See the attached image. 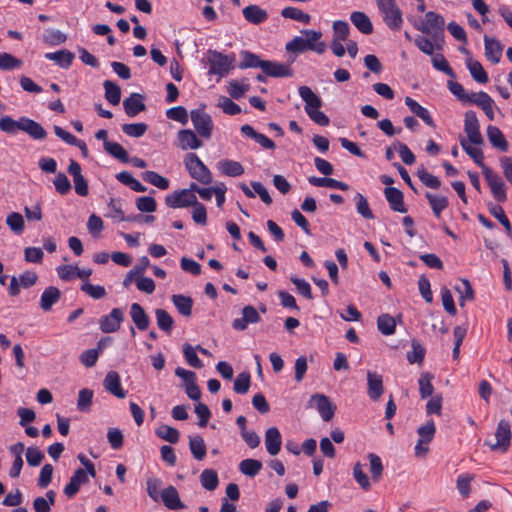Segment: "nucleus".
<instances>
[{"label": "nucleus", "instance_id": "obj_1", "mask_svg": "<svg viewBox=\"0 0 512 512\" xmlns=\"http://www.w3.org/2000/svg\"><path fill=\"white\" fill-rule=\"evenodd\" d=\"M302 34L306 36H295L289 41L285 49L289 53H303L307 50L316 52L317 54H323L326 51V44L320 39L322 38V32L316 30H302Z\"/></svg>", "mask_w": 512, "mask_h": 512}, {"label": "nucleus", "instance_id": "obj_2", "mask_svg": "<svg viewBox=\"0 0 512 512\" xmlns=\"http://www.w3.org/2000/svg\"><path fill=\"white\" fill-rule=\"evenodd\" d=\"M298 93L305 102V112L309 118L320 126L329 125L330 120L328 116L320 111L323 105L321 98L309 86H300Z\"/></svg>", "mask_w": 512, "mask_h": 512}, {"label": "nucleus", "instance_id": "obj_3", "mask_svg": "<svg viewBox=\"0 0 512 512\" xmlns=\"http://www.w3.org/2000/svg\"><path fill=\"white\" fill-rule=\"evenodd\" d=\"M415 27L423 34L431 36L436 42L438 50L442 48L445 30V20L442 15L429 11L425 14V19L421 23L416 24Z\"/></svg>", "mask_w": 512, "mask_h": 512}, {"label": "nucleus", "instance_id": "obj_4", "mask_svg": "<svg viewBox=\"0 0 512 512\" xmlns=\"http://www.w3.org/2000/svg\"><path fill=\"white\" fill-rule=\"evenodd\" d=\"M384 23L392 30H399L403 23L402 11L395 0H376Z\"/></svg>", "mask_w": 512, "mask_h": 512}, {"label": "nucleus", "instance_id": "obj_5", "mask_svg": "<svg viewBox=\"0 0 512 512\" xmlns=\"http://www.w3.org/2000/svg\"><path fill=\"white\" fill-rule=\"evenodd\" d=\"M184 164L192 178L206 185L212 182L210 170L195 153L186 154Z\"/></svg>", "mask_w": 512, "mask_h": 512}, {"label": "nucleus", "instance_id": "obj_6", "mask_svg": "<svg viewBox=\"0 0 512 512\" xmlns=\"http://www.w3.org/2000/svg\"><path fill=\"white\" fill-rule=\"evenodd\" d=\"M496 442L485 441L484 445L488 446L492 451L506 452L511 444V427L507 420L502 419L498 422L495 432Z\"/></svg>", "mask_w": 512, "mask_h": 512}, {"label": "nucleus", "instance_id": "obj_7", "mask_svg": "<svg viewBox=\"0 0 512 512\" xmlns=\"http://www.w3.org/2000/svg\"><path fill=\"white\" fill-rule=\"evenodd\" d=\"M207 60L209 63V74L223 77L228 74L234 59L216 50H209L207 52Z\"/></svg>", "mask_w": 512, "mask_h": 512}, {"label": "nucleus", "instance_id": "obj_8", "mask_svg": "<svg viewBox=\"0 0 512 512\" xmlns=\"http://www.w3.org/2000/svg\"><path fill=\"white\" fill-rule=\"evenodd\" d=\"M308 406L311 408H315L323 421H330L336 410V406L329 400V398L323 394H313L309 401Z\"/></svg>", "mask_w": 512, "mask_h": 512}, {"label": "nucleus", "instance_id": "obj_9", "mask_svg": "<svg viewBox=\"0 0 512 512\" xmlns=\"http://www.w3.org/2000/svg\"><path fill=\"white\" fill-rule=\"evenodd\" d=\"M483 175L494 199L498 202H505L507 200L506 185L502 178L491 168H484Z\"/></svg>", "mask_w": 512, "mask_h": 512}, {"label": "nucleus", "instance_id": "obj_10", "mask_svg": "<svg viewBox=\"0 0 512 512\" xmlns=\"http://www.w3.org/2000/svg\"><path fill=\"white\" fill-rule=\"evenodd\" d=\"M191 121L196 132L204 138H210L212 135L213 122L211 116L203 109H195L191 111Z\"/></svg>", "mask_w": 512, "mask_h": 512}, {"label": "nucleus", "instance_id": "obj_11", "mask_svg": "<svg viewBox=\"0 0 512 512\" xmlns=\"http://www.w3.org/2000/svg\"><path fill=\"white\" fill-rule=\"evenodd\" d=\"M165 204L170 208H184L197 204V197L190 190L182 189L165 197Z\"/></svg>", "mask_w": 512, "mask_h": 512}, {"label": "nucleus", "instance_id": "obj_12", "mask_svg": "<svg viewBox=\"0 0 512 512\" xmlns=\"http://www.w3.org/2000/svg\"><path fill=\"white\" fill-rule=\"evenodd\" d=\"M464 131L468 137V142L474 145H482L483 137L480 133V125L476 113L467 111L465 113Z\"/></svg>", "mask_w": 512, "mask_h": 512}, {"label": "nucleus", "instance_id": "obj_13", "mask_svg": "<svg viewBox=\"0 0 512 512\" xmlns=\"http://www.w3.org/2000/svg\"><path fill=\"white\" fill-rule=\"evenodd\" d=\"M124 321V312L120 308H113L111 312L99 320V327L103 333L116 332Z\"/></svg>", "mask_w": 512, "mask_h": 512}, {"label": "nucleus", "instance_id": "obj_14", "mask_svg": "<svg viewBox=\"0 0 512 512\" xmlns=\"http://www.w3.org/2000/svg\"><path fill=\"white\" fill-rule=\"evenodd\" d=\"M261 317L255 307L247 305L242 309V317L236 318L232 322V327L237 331H243L249 324H256Z\"/></svg>", "mask_w": 512, "mask_h": 512}, {"label": "nucleus", "instance_id": "obj_15", "mask_svg": "<svg viewBox=\"0 0 512 512\" xmlns=\"http://www.w3.org/2000/svg\"><path fill=\"white\" fill-rule=\"evenodd\" d=\"M384 194L392 211L398 213L407 212V208L404 203V195L398 188L386 187L384 189Z\"/></svg>", "mask_w": 512, "mask_h": 512}, {"label": "nucleus", "instance_id": "obj_16", "mask_svg": "<svg viewBox=\"0 0 512 512\" xmlns=\"http://www.w3.org/2000/svg\"><path fill=\"white\" fill-rule=\"evenodd\" d=\"M103 386L107 392L113 396L123 399L126 397V391L123 390L118 372L109 371L103 381Z\"/></svg>", "mask_w": 512, "mask_h": 512}, {"label": "nucleus", "instance_id": "obj_17", "mask_svg": "<svg viewBox=\"0 0 512 512\" xmlns=\"http://www.w3.org/2000/svg\"><path fill=\"white\" fill-rule=\"evenodd\" d=\"M265 76L269 77H290L293 75V71L289 64H282L275 61L265 60L261 69Z\"/></svg>", "mask_w": 512, "mask_h": 512}, {"label": "nucleus", "instance_id": "obj_18", "mask_svg": "<svg viewBox=\"0 0 512 512\" xmlns=\"http://www.w3.org/2000/svg\"><path fill=\"white\" fill-rule=\"evenodd\" d=\"M88 481L89 478L85 470L78 468L70 478L68 484L64 487L63 492L68 498H73L78 493L80 486Z\"/></svg>", "mask_w": 512, "mask_h": 512}, {"label": "nucleus", "instance_id": "obj_19", "mask_svg": "<svg viewBox=\"0 0 512 512\" xmlns=\"http://www.w3.org/2000/svg\"><path fill=\"white\" fill-rule=\"evenodd\" d=\"M484 50L486 58L497 64L501 60L503 45L496 38L490 37L488 35L484 36Z\"/></svg>", "mask_w": 512, "mask_h": 512}, {"label": "nucleus", "instance_id": "obj_20", "mask_svg": "<svg viewBox=\"0 0 512 512\" xmlns=\"http://www.w3.org/2000/svg\"><path fill=\"white\" fill-rule=\"evenodd\" d=\"M384 392L383 378L380 374L367 371V393L369 397L377 401Z\"/></svg>", "mask_w": 512, "mask_h": 512}, {"label": "nucleus", "instance_id": "obj_21", "mask_svg": "<svg viewBox=\"0 0 512 512\" xmlns=\"http://www.w3.org/2000/svg\"><path fill=\"white\" fill-rule=\"evenodd\" d=\"M178 147L182 150H194L202 146V141L190 129L180 130L177 135Z\"/></svg>", "mask_w": 512, "mask_h": 512}, {"label": "nucleus", "instance_id": "obj_22", "mask_svg": "<svg viewBox=\"0 0 512 512\" xmlns=\"http://www.w3.org/2000/svg\"><path fill=\"white\" fill-rule=\"evenodd\" d=\"M160 496L163 504L170 510L185 508V504L181 501L178 491L174 486H168L163 489Z\"/></svg>", "mask_w": 512, "mask_h": 512}, {"label": "nucleus", "instance_id": "obj_23", "mask_svg": "<svg viewBox=\"0 0 512 512\" xmlns=\"http://www.w3.org/2000/svg\"><path fill=\"white\" fill-rule=\"evenodd\" d=\"M281 444L282 439L279 429L276 427L268 428L265 433V446L267 452L272 456L277 455L281 450Z\"/></svg>", "mask_w": 512, "mask_h": 512}, {"label": "nucleus", "instance_id": "obj_24", "mask_svg": "<svg viewBox=\"0 0 512 512\" xmlns=\"http://www.w3.org/2000/svg\"><path fill=\"white\" fill-rule=\"evenodd\" d=\"M245 20L251 24L259 25L268 18V12L258 5L251 4L242 10Z\"/></svg>", "mask_w": 512, "mask_h": 512}, {"label": "nucleus", "instance_id": "obj_25", "mask_svg": "<svg viewBox=\"0 0 512 512\" xmlns=\"http://www.w3.org/2000/svg\"><path fill=\"white\" fill-rule=\"evenodd\" d=\"M125 113L129 117H135L140 112L146 109L143 103V96L139 93H132L128 98L123 101Z\"/></svg>", "mask_w": 512, "mask_h": 512}, {"label": "nucleus", "instance_id": "obj_26", "mask_svg": "<svg viewBox=\"0 0 512 512\" xmlns=\"http://www.w3.org/2000/svg\"><path fill=\"white\" fill-rule=\"evenodd\" d=\"M130 316L136 327L144 331L149 327L150 319L145 310L138 303H133L130 308Z\"/></svg>", "mask_w": 512, "mask_h": 512}, {"label": "nucleus", "instance_id": "obj_27", "mask_svg": "<svg viewBox=\"0 0 512 512\" xmlns=\"http://www.w3.org/2000/svg\"><path fill=\"white\" fill-rule=\"evenodd\" d=\"M218 170L229 177L241 176L244 173V167L238 161L223 159L217 164Z\"/></svg>", "mask_w": 512, "mask_h": 512}, {"label": "nucleus", "instance_id": "obj_28", "mask_svg": "<svg viewBox=\"0 0 512 512\" xmlns=\"http://www.w3.org/2000/svg\"><path fill=\"white\" fill-rule=\"evenodd\" d=\"M74 57V54L67 49L45 54L46 59L54 61L58 66L64 69H68L72 65Z\"/></svg>", "mask_w": 512, "mask_h": 512}, {"label": "nucleus", "instance_id": "obj_29", "mask_svg": "<svg viewBox=\"0 0 512 512\" xmlns=\"http://www.w3.org/2000/svg\"><path fill=\"white\" fill-rule=\"evenodd\" d=\"M405 104L408 106V108L413 114L422 119L428 126H435L434 120L431 117L429 111L423 106H421L417 101H415L411 97H406Z\"/></svg>", "mask_w": 512, "mask_h": 512}, {"label": "nucleus", "instance_id": "obj_30", "mask_svg": "<svg viewBox=\"0 0 512 512\" xmlns=\"http://www.w3.org/2000/svg\"><path fill=\"white\" fill-rule=\"evenodd\" d=\"M21 124V130L26 132L28 135H30L32 138L36 140H42L47 135L45 129L34 120L28 118H21Z\"/></svg>", "mask_w": 512, "mask_h": 512}, {"label": "nucleus", "instance_id": "obj_31", "mask_svg": "<svg viewBox=\"0 0 512 512\" xmlns=\"http://www.w3.org/2000/svg\"><path fill=\"white\" fill-rule=\"evenodd\" d=\"M61 292L55 286H49L46 288L40 298V307L44 311L51 310L52 306L57 303L60 299Z\"/></svg>", "mask_w": 512, "mask_h": 512}, {"label": "nucleus", "instance_id": "obj_32", "mask_svg": "<svg viewBox=\"0 0 512 512\" xmlns=\"http://www.w3.org/2000/svg\"><path fill=\"white\" fill-rule=\"evenodd\" d=\"M350 20L361 33L368 35L373 32L372 22L364 12H353L350 16Z\"/></svg>", "mask_w": 512, "mask_h": 512}, {"label": "nucleus", "instance_id": "obj_33", "mask_svg": "<svg viewBox=\"0 0 512 512\" xmlns=\"http://www.w3.org/2000/svg\"><path fill=\"white\" fill-rule=\"evenodd\" d=\"M466 65L472 78L476 82L485 84L489 81L488 74L479 61L473 60L472 57H469L466 59Z\"/></svg>", "mask_w": 512, "mask_h": 512}, {"label": "nucleus", "instance_id": "obj_34", "mask_svg": "<svg viewBox=\"0 0 512 512\" xmlns=\"http://www.w3.org/2000/svg\"><path fill=\"white\" fill-rule=\"evenodd\" d=\"M308 181L311 185L316 187H328L332 189H339L342 191H346L349 188L346 183L328 177L311 176L308 178Z\"/></svg>", "mask_w": 512, "mask_h": 512}, {"label": "nucleus", "instance_id": "obj_35", "mask_svg": "<svg viewBox=\"0 0 512 512\" xmlns=\"http://www.w3.org/2000/svg\"><path fill=\"white\" fill-rule=\"evenodd\" d=\"M487 137L492 144L493 147L506 152L508 150V142L504 138L501 130L496 126H488L487 128Z\"/></svg>", "mask_w": 512, "mask_h": 512}, {"label": "nucleus", "instance_id": "obj_36", "mask_svg": "<svg viewBox=\"0 0 512 512\" xmlns=\"http://www.w3.org/2000/svg\"><path fill=\"white\" fill-rule=\"evenodd\" d=\"M108 208H109V213H108V216L113 218V219H116L118 221H136V220H140L141 218V215H136V216H125L124 215V212L122 211L121 209V206H120V202L116 199H111L109 204H108Z\"/></svg>", "mask_w": 512, "mask_h": 512}, {"label": "nucleus", "instance_id": "obj_37", "mask_svg": "<svg viewBox=\"0 0 512 512\" xmlns=\"http://www.w3.org/2000/svg\"><path fill=\"white\" fill-rule=\"evenodd\" d=\"M189 448L196 460L201 461L205 458L207 450L204 440L201 436L197 435L189 437Z\"/></svg>", "mask_w": 512, "mask_h": 512}, {"label": "nucleus", "instance_id": "obj_38", "mask_svg": "<svg viewBox=\"0 0 512 512\" xmlns=\"http://www.w3.org/2000/svg\"><path fill=\"white\" fill-rule=\"evenodd\" d=\"M172 302L183 316L189 317L192 314L193 300L189 296L173 295Z\"/></svg>", "mask_w": 512, "mask_h": 512}, {"label": "nucleus", "instance_id": "obj_39", "mask_svg": "<svg viewBox=\"0 0 512 512\" xmlns=\"http://www.w3.org/2000/svg\"><path fill=\"white\" fill-rule=\"evenodd\" d=\"M262 469V463L256 459H244L239 463V470L248 477H255Z\"/></svg>", "mask_w": 512, "mask_h": 512}, {"label": "nucleus", "instance_id": "obj_40", "mask_svg": "<svg viewBox=\"0 0 512 512\" xmlns=\"http://www.w3.org/2000/svg\"><path fill=\"white\" fill-rule=\"evenodd\" d=\"M460 145L462 146L463 150L474 160V162L481 167L482 173L484 174V168H489L486 166L483 162L484 155L483 152L478 149L472 147L467 140L460 139Z\"/></svg>", "mask_w": 512, "mask_h": 512}, {"label": "nucleus", "instance_id": "obj_41", "mask_svg": "<svg viewBox=\"0 0 512 512\" xmlns=\"http://www.w3.org/2000/svg\"><path fill=\"white\" fill-rule=\"evenodd\" d=\"M281 16L286 19H292L304 24H308L311 20L309 14L305 13L299 8L288 6L282 9Z\"/></svg>", "mask_w": 512, "mask_h": 512}, {"label": "nucleus", "instance_id": "obj_42", "mask_svg": "<svg viewBox=\"0 0 512 512\" xmlns=\"http://www.w3.org/2000/svg\"><path fill=\"white\" fill-rule=\"evenodd\" d=\"M104 150L122 163L129 162L127 151L117 142L110 141L104 143Z\"/></svg>", "mask_w": 512, "mask_h": 512}, {"label": "nucleus", "instance_id": "obj_43", "mask_svg": "<svg viewBox=\"0 0 512 512\" xmlns=\"http://www.w3.org/2000/svg\"><path fill=\"white\" fill-rule=\"evenodd\" d=\"M377 327L383 335H392L396 327L395 318L389 314H382L377 319Z\"/></svg>", "mask_w": 512, "mask_h": 512}, {"label": "nucleus", "instance_id": "obj_44", "mask_svg": "<svg viewBox=\"0 0 512 512\" xmlns=\"http://www.w3.org/2000/svg\"><path fill=\"white\" fill-rule=\"evenodd\" d=\"M105 89V98L112 105H117L121 99L120 87L110 80H105L103 83Z\"/></svg>", "mask_w": 512, "mask_h": 512}, {"label": "nucleus", "instance_id": "obj_45", "mask_svg": "<svg viewBox=\"0 0 512 512\" xmlns=\"http://www.w3.org/2000/svg\"><path fill=\"white\" fill-rule=\"evenodd\" d=\"M200 482L208 491H214L219 484L217 472L213 469L203 470L200 475Z\"/></svg>", "mask_w": 512, "mask_h": 512}, {"label": "nucleus", "instance_id": "obj_46", "mask_svg": "<svg viewBox=\"0 0 512 512\" xmlns=\"http://www.w3.org/2000/svg\"><path fill=\"white\" fill-rule=\"evenodd\" d=\"M242 61L239 64L240 69L247 68H260L262 69L265 60H261L260 57L254 53L249 51H244L241 53Z\"/></svg>", "mask_w": 512, "mask_h": 512}, {"label": "nucleus", "instance_id": "obj_47", "mask_svg": "<svg viewBox=\"0 0 512 512\" xmlns=\"http://www.w3.org/2000/svg\"><path fill=\"white\" fill-rule=\"evenodd\" d=\"M6 224L16 235H21L25 228L23 216L18 212H12L6 217Z\"/></svg>", "mask_w": 512, "mask_h": 512}, {"label": "nucleus", "instance_id": "obj_48", "mask_svg": "<svg viewBox=\"0 0 512 512\" xmlns=\"http://www.w3.org/2000/svg\"><path fill=\"white\" fill-rule=\"evenodd\" d=\"M143 179L150 183L151 185L161 189L166 190L169 187V181L167 178L163 177L157 172L154 171H145L142 174Z\"/></svg>", "mask_w": 512, "mask_h": 512}, {"label": "nucleus", "instance_id": "obj_49", "mask_svg": "<svg viewBox=\"0 0 512 512\" xmlns=\"http://www.w3.org/2000/svg\"><path fill=\"white\" fill-rule=\"evenodd\" d=\"M433 375L429 372L422 373L419 378V393L422 399L433 394L434 387L432 385Z\"/></svg>", "mask_w": 512, "mask_h": 512}, {"label": "nucleus", "instance_id": "obj_50", "mask_svg": "<svg viewBox=\"0 0 512 512\" xmlns=\"http://www.w3.org/2000/svg\"><path fill=\"white\" fill-rule=\"evenodd\" d=\"M158 327L166 333H170L174 324L173 318L164 309H156L155 311Z\"/></svg>", "mask_w": 512, "mask_h": 512}, {"label": "nucleus", "instance_id": "obj_51", "mask_svg": "<svg viewBox=\"0 0 512 512\" xmlns=\"http://www.w3.org/2000/svg\"><path fill=\"white\" fill-rule=\"evenodd\" d=\"M354 200L356 202V210L364 219H374V214L370 209L369 203L364 195L356 193Z\"/></svg>", "mask_w": 512, "mask_h": 512}, {"label": "nucleus", "instance_id": "obj_52", "mask_svg": "<svg viewBox=\"0 0 512 512\" xmlns=\"http://www.w3.org/2000/svg\"><path fill=\"white\" fill-rule=\"evenodd\" d=\"M156 435L163 440L170 443H177L179 441V431L169 425H161L156 429Z\"/></svg>", "mask_w": 512, "mask_h": 512}, {"label": "nucleus", "instance_id": "obj_53", "mask_svg": "<svg viewBox=\"0 0 512 512\" xmlns=\"http://www.w3.org/2000/svg\"><path fill=\"white\" fill-rule=\"evenodd\" d=\"M67 40V36L60 30L46 29L43 35V41L51 46H56L64 43Z\"/></svg>", "mask_w": 512, "mask_h": 512}, {"label": "nucleus", "instance_id": "obj_54", "mask_svg": "<svg viewBox=\"0 0 512 512\" xmlns=\"http://www.w3.org/2000/svg\"><path fill=\"white\" fill-rule=\"evenodd\" d=\"M415 46L424 54L432 56L434 50L437 49L436 42L431 38L417 36L414 39Z\"/></svg>", "mask_w": 512, "mask_h": 512}, {"label": "nucleus", "instance_id": "obj_55", "mask_svg": "<svg viewBox=\"0 0 512 512\" xmlns=\"http://www.w3.org/2000/svg\"><path fill=\"white\" fill-rule=\"evenodd\" d=\"M426 198L432 208L435 216L439 217L441 212L446 209L448 205L447 198L444 196H435L431 193H426Z\"/></svg>", "mask_w": 512, "mask_h": 512}, {"label": "nucleus", "instance_id": "obj_56", "mask_svg": "<svg viewBox=\"0 0 512 512\" xmlns=\"http://www.w3.org/2000/svg\"><path fill=\"white\" fill-rule=\"evenodd\" d=\"M489 212L500 222L506 232L510 234L512 231L511 223L505 215L503 208L500 205L491 204L489 205Z\"/></svg>", "mask_w": 512, "mask_h": 512}, {"label": "nucleus", "instance_id": "obj_57", "mask_svg": "<svg viewBox=\"0 0 512 512\" xmlns=\"http://www.w3.org/2000/svg\"><path fill=\"white\" fill-rule=\"evenodd\" d=\"M353 476L363 490L367 491L370 489L371 483L367 474L364 472V465L357 462L353 467Z\"/></svg>", "mask_w": 512, "mask_h": 512}, {"label": "nucleus", "instance_id": "obj_58", "mask_svg": "<svg viewBox=\"0 0 512 512\" xmlns=\"http://www.w3.org/2000/svg\"><path fill=\"white\" fill-rule=\"evenodd\" d=\"M455 289L460 295V299H459L460 306L463 307L465 305V300H473L474 299L473 288L467 279H463L461 281V286H457Z\"/></svg>", "mask_w": 512, "mask_h": 512}, {"label": "nucleus", "instance_id": "obj_59", "mask_svg": "<svg viewBox=\"0 0 512 512\" xmlns=\"http://www.w3.org/2000/svg\"><path fill=\"white\" fill-rule=\"evenodd\" d=\"M93 398V391L90 389H81L78 394L77 408L82 412L90 410Z\"/></svg>", "mask_w": 512, "mask_h": 512}, {"label": "nucleus", "instance_id": "obj_60", "mask_svg": "<svg viewBox=\"0 0 512 512\" xmlns=\"http://www.w3.org/2000/svg\"><path fill=\"white\" fill-rule=\"evenodd\" d=\"M368 460L370 463V472L372 474V480L375 482L379 481L383 473V465L380 457L376 454H368Z\"/></svg>", "mask_w": 512, "mask_h": 512}, {"label": "nucleus", "instance_id": "obj_61", "mask_svg": "<svg viewBox=\"0 0 512 512\" xmlns=\"http://www.w3.org/2000/svg\"><path fill=\"white\" fill-rule=\"evenodd\" d=\"M425 357V349L416 340L412 341V351L408 352L407 360L410 364L418 363L421 364Z\"/></svg>", "mask_w": 512, "mask_h": 512}, {"label": "nucleus", "instance_id": "obj_62", "mask_svg": "<svg viewBox=\"0 0 512 512\" xmlns=\"http://www.w3.org/2000/svg\"><path fill=\"white\" fill-rule=\"evenodd\" d=\"M81 290L93 299H101L106 296V290L101 285H93L89 281L82 284Z\"/></svg>", "mask_w": 512, "mask_h": 512}, {"label": "nucleus", "instance_id": "obj_63", "mask_svg": "<svg viewBox=\"0 0 512 512\" xmlns=\"http://www.w3.org/2000/svg\"><path fill=\"white\" fill-rule=\"evenodd\" d=\"M148 126L145 123H132L122 125L123 132L130 136L139 138L142 137L147 131Z\"/></svg>", "mask_w": 512, "mask_h": 512}, {"label": "nucleus", "instance_id": "obj_64", "mask_svg": "<svg viewBox=\"0 0 512 512\" xmlns=\"http://www.w3.org/2000/svg\"><path fill=\"white\" fill-rule=\"evenodd\" d=\"M250 374L248 372L240 373L234 381L233 389L237 394H245L250 387Z\"/></svg>", "mask_w": 512, "mask_h": 512}]
</instances>
